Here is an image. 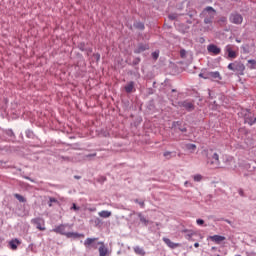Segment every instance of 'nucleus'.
<instances>
[{
	"label": "nucleus",
	"instance_id": "1",
	"mask_svg": "<svg viewBox=\"0 0 256 256\" xmlns=\"http://www.w3.org/2000/svg\"><path fill=\"white\" fill-rule=\"evenodd\" d=\"M217 16V10L212 6H207L200 13L201 19H204V25L201 28L203 33H209V31H213V21H215V17Z\"/></svg>",
	"mask_w": 256,
	"mask_h": 256
},
{
	"label": "nucleus",
	"instance_id": "2",
	"mask_svg": "<svg viewBox=\"0 0 256 256\" xmlns=\"http://www.w3.org/2000/svg\"><path fill=\"white\" fill-rule=\"evenodd\" d=\"M206 158L207 165L212 169H217L219 168V165H221V162L219 161V154H217V152H213V150H210L207 153Z\"/></svg>",
	"mask_w": 256,
	"mask_h": 256
},
{
	"label": "nucleus",
	"instance_id": "3",
	"mask_svg": "<svg viewBox=\"0 0 256 256\" xmlns=\"http://www.w3.org/2000/svg\"><path fill=\"white\" fill-rule=\"evenodd\" d=\"M239 117H243L244 123H247L248 125L253 126L256 123V117L253 112L249 109H244L241 112L238 113Z\"/></svg>",
	"mask_w": 256,
	"mask_h": 256
},
{
	"label": "nucleus",
	"instance_id": "4",
	"mask_svg": "<svg viewBox=\"0 0 256 256\" xmlns=\"http://www.w3.org/2000/svg\"><path fill=\"white\" fill-rule=\"evenodd\" d=\"M229 71H233L236 75H245V64L240 61H234L227 67Z\"/></svg>",
	"mask_w": 256,
	"mask_h": 256
},
{
	"label": "nucleus",
	"instance_id": "5",
	"mask_svg": "<svg viewBox=\"0 0 256 256\" xmlns=\"http://www.w3.org/2000/svg\"><path fill=\"white\" fill-rule=\"evenodd\" d=\"M241 171L240 173H242L243 177H249L251 175V173H253L256 169L255 166H252L251 163H243L241 166Z\"/></svg>",
	"mask_w": 256,
	"mask_h": 256
},
{
	"label": "nucleus",
	"instance_id": "6",
	"mask_svg": "<svg viewBox=\"0 0 256 256\" xmlns=\"http://www.w3.org/2000/svg\"><path fill=\"white\" fill-rule=\"evenodd\" d=\"M229 21L234 25H241L243 23V15L238 12H232L229 16Z\"/></svg>",
	"mask_w": 256,
	"mask_h": 256
},
{
	"label": "nucleus",
	"instance_id": "7",
	"mask_svg": "<svg viewBox=\"0 0 256 256\" xmlns=\"http://www.w3.org/2000/svg\"><path fill=\"white\" fill-rule=\"evenodd\" d=\"M179 107H182L185 109V111H188V113H191V111H195V104L189 100L180 101L178 103Z\"/></svg>",
	"mask_w": 256,
	"mask_h": 256
},
{
	"label": "nucleus",
	"instance_id": "8",
	"mask_svg": "<svg viewBox=\"0 0 256 256\" xmlns=\"http://www.w3.org/2000/svg\"><path fill=\"white\" fill-rule=\"evenodd\" d=\"M172 129H174V131H181V133H187V127H185L183 121H174L172 123Z\"/></svg>",
	"mask_w": 256,
	"mask_h": 256
},
{
	"label": "nucleus",
	"instance_id": "9",
	"mask_svg": "<svg viewBox=\"0 0 256 256\" xmlns=\"http://www.w3.org/2000/svg\"><path fill=\"white\" fill-rule=\"evenodd\" d=\"M225 53L228 55L227 59H237V52L233 50V46L231 44H228L224 48Z\"/></svg>",
	"mask_w": 256,
	"mask_h": 256
},
{
	"label": "nucleus",
	"instance_id": "10",
	"mask_svg": "<svg viewBox=\"0 0 256 256\" xmlns=\"http://www.w3.org/2000/svg\"><path fill=\"white\" fill-rule=\"evenodd\" d=\"M224 169H235V159L231 156H226L224 159Z\"/></svg>",
	"mask_w": 256,
	"mask_h": 256
},
{
	"label": "nucleus",
	"instance_id": "11",
	"mask_svg": "<svg viewBox=\"0 0 256 256\" xmlns=\"http://www.w3.org/2000/svg\"><path fill=\"white\" fill-rule=\"evenodd\" d=\"M208 53H212L213 55H220L221 54V48H219L215 44H209L207 46Z\"/></svg>",
	"mask_w": 256,
	"mask_h": 256
},
{
	"label": "nucleus",
	"instance_id": "12",
	"mask_svg": "<svg viewBox=\"0 0 256 256\" xmlns=\"http://www.w3.org/2000/svg\"><path fill=\"white\" fill-rule=\"evenodd\" d=\"M162 85H164V93H177V90L176 89H172L171 88V80H165L164 81V84L162 83Z\"/></svg>",
	"mask_w": 256,
	"mask_h": 256
},
{
	"label": "nucleus",
	"instance_id": "13",
	"mask_svg": "<svg viewBox=\"0 0 256 256\" xmlns=\"http://www.w3.org/2000/svg\"><path fill=\"white\" fill-rule=\"evenodd\" d=\"M163 241L170 249H177V247H181V244L175 243L169 238H163Z\"/></svg>",
	"mask_w": 256,
	"mask_h": 256
},
{
	"label": "nucleus",
	"instance_id": "14",
	"mask_svg": "<svg viewBox=\"0 0 256 256\" xmlns=\"http://www.w3.org/2000/svg\"><path fill=\"white\" fill-rule=\"evenodd\" d=\"M205 79H218V81H221V74L216 71V72H208L206 73Z\"/></svg>",
	"mask_w": 256,
	"mask_h": 256
},
{
	"label": "nucleus",
	"instance_id": "15",
	"mask_svg": "<svg viewBox=\"0 0 256 256\" xmlns=\"http://www.w3.org/2000/svg\"><path fill=\"white\" fill-rule=\"evenodd\" d=\"M31 223H33V225H35L36 228L39 229V231H45V227L41 226V223H43V219L34 218V219H32Z\"/></svg>",
	"mask_w": 256,
	"mask_h": 256
},
{
	"label": "nucleus",
	"instance_id": "16",
	"mask_svg": "<svg viewBox=\"0 0 256 256\" xmlns=\"http://www.w3.org/2000/svg\"><path fill=\"white\" fill-rule=\"evenodd\" d=\"M65 227H67L66 225L64 224H61L59 226H57L56 228L53 229L54 233H59L60 235H65L67 237V233L65 231Z\"/></svg>",
	"mask_w": 256,
	"mask_h": 256
},
{
	"label": "nucleus",
	"instance_id": "17",
	"mask_svg": "<svg viewBox=\"0 0 256 256\" xmlns=\"http://www.w3.org/2000/svg\"><path fill=\"white\" fill-rule=\"evenodd\" d=\"M100 247L98 249L99 251V256H107L109 255V249L107 247H105V244H103V242H100Z\"/></svg>",
	"mask_w": 256,
	"mask_h": 256
},
{
	"label": "nucleus",
	"instance_id": "18",
	"mask_svg": "<svg viewBox=\"0 0 256 256\" xmlns=\"http://www.w3.org/2000/svg\"><path fill=\"white\" fill-rule=\"evenodd\" d=\"M66 237L68 238V239H81V238H83V237H85V234H79V233H77V232H68L67 234H66Z\"/></svg>",
	"mask_w": 256,
	"mask_h": 256
},
{
	"label": "nucleus",
	"instance_id": "19",
	"mask_svg": "<svg viewBox=\"0 0 256 256\" xmlns=\"http://www.w3.org/2000/svg\"><path fill=\"white\" fill-rule=\"evenodd\" d=\"M20 243H21V241H19V239H17V238L12 239L9 242V247H10V249H12V251H17V247H19Z\"/></svg>",
	"mask_w": 256,
	"mask_h": 256
},
{
	"label": "nucleus",
	"instance_id": "20",
	"mask_svg": "<svg viewBox=\"0 0 256 256\" xmlns=\"http://www.w3.org/2000/svg\"><path fill=\"white\" fill-rule=\"evenodd\" d=\"M210 240L213 241L214 243H217V245H219V243H221L222 241H225V236H221V235L210 236Z\"/></svg>",
	"mask_w": 256,
	"mask_h": 256
},
{
	"label": "nucleus",
	"instance_id": "21",
	"mask_svg": "<svg viewBox=\"0 0 256 256\" xmlns=\"http://www.w3.org/2000/svg\"><path fill=\"white\" fill-rule=\"evenodd\" d=\"M147 49H149V45L139 44L137 49L134 50V53L136 54L143 53V51H147Z\"/></svg>",
	"mask_w": 256,
	"mask_h": 256
},
{
	"label": "nucleus",
	"instance_id": "22",
	"mask_svg": "<svg viewBox=\"0 0 256 256\" xmlns=\"http://www.w3.org/2000/svg\"><path fill=\"white\" fill-rule=\"evenodd\" d=\"M125 91L127 93H133L135 91V82L130 81L128 84L124 87Z\"/></svg>",
	"mask_w": 256,
	"mask_h": 256
},
{
	"label": "nucleus",
	"instance_id": "23",
	"mask_svg": "<svg viewBox=\"0 0 256 256\" xmlns=\"http://www.w3.org/2000/svg\"><path fill=\"white\" fill-rule=\"evenodd\" d=\"M182 233H185V239H187L188 241H191V238L193 237V235H195V232L187 229L182 230Z\"/></svg>",
	"mask_w": 256,
	"mask_h": 256
},
{
	"label": "nucleus",
	"instance_id": "24",
	"mask_svg": "<svg viewBox=\"0 0 256 256\" xmlns=\"http://www.w3.org/2000/svg\"><path fill=\"white\" fill-rule=\"evenodd\" d=\"M111 216V211L103 210L99 212V217H102L103 219H107Z\"/></svg>",
	"mask_w": 256,
	"mask_h": 256
},
{
	"label": "nucleus",
	"instance_id": "25",
	"mask_svg": "<svg viewBox=\"0 0 256 256\" xmlns=\"http://www.w3.org/2000/svg\"><path fill=\"white\" fill-rule=\"evenodd\" d=\"M134 252L136 255L145 256V250L139 246L134 247Z\"/></svg>",
	"mask_w": 256,
	"mask_h": 256
},
{
	"label": "nucleus",
	"instance_id": "26",
	"mask_svg": "<svg viewBox=\"0 0 256 256\" xmlns=\"http://www.w3.org/2000/svg\"><path fill=\"white\" fill-rule=\"evenodd\" d=\"M165 159H173V157H177V152H164Z\"/></svg>",
	"mask_w": 256,
	"mask_h": 256
},
{
	"label": "nucleus",
	"instance_id": "27",
	"mask_svg": "<svg viewBox=\"0 0 256 256\" xmlns=\"http://www.w3.org/2000/svg\"><path fill=\"white\" fill-rule=\"evenodd\" d=\"M15 199L20 203H27V199L23 197L21 194H14Z\"/></svg>",
	"mask_w": 256,
	"mask_h": 256
},
{
	"label": "nucleus",
	"instance_id": "28",
	"mask_svg": "<svg viewBox=\"0 0 256 256\" xmlns=\"http://www.w3.org/2000/svg\"><path fill=\"white\" fill-rule=\"evenodd\" d=\"M134 27L135 29H139L140 31H143V29H145V24L143 22H135Z\"/></svg>",
	"mask_w": 256,
	"mask_h": 256
},
{
	"label": "nucleus",
	"instance_id": "29",
	"mask_svg": "<svg viewBox=\"0 0 256 256\" xmlns=\"http://www.w3.org/2000/svg\"><path fill=\"white\" fill-rule=\"evenodd\" d=\"M96 240L97 238H87L84 242L85 247H89V245H92L93 243H95Z\"/></svg>",
	"mask_w": 256,
	"mask_h": 256
},
{
	"label": "nucleus",
	"instance_id": "30",
	"mask_svg": "<svg viewBox=\"0 0 256 256\" xmlns=\"http://www.w3.org/2000/svg\"><path fill=\"white\" fill-rule=\"evenodd\" d=\"M138 217H139L141 223H144L145 225H149V220H147V218H145V216H143V214L138 213Z\"/></svg>",
	"mask_w": 256,
	"mask_h": 256
},
{
	"label": "nucleus",
	"instance_id": "31",
	"mask_svg": "<svg viewBox=\"0 0 256 256\" xmlns=\"http://www.w3.org/2000/svg\"><path fill=\"white\" fill-rule=\"evenodd\" d=\"M78 49H80V51H87V44H85V42H81L78 44Z\"/></svg>",
	"mask_w": 256,
	"mask_h": 256
},
{
	"label": "nucleus",
	"instance_id": "32",
	"mask_svg": "<svg viewBox=\"0 0 256 256\" xmlns=\"http://www.w3.org/2000/svg\"><path fill=\"white\" fill-rule=\"evenodd\" d=\"M186 149H188V151H195V149H197V145H195V144H186Z\"/></svg>",
	"mask_w": 256,
	"mask_h": 256
},
{
	"label": "nucleus",
	"instance_id": "33",
	"mask_svg": "<svg viewBox=\"0 0 256 256\" xmlns=\"http://www.w3.org/2000/svg\"><path fill=\"white\" fill-rule=\"evenodd\" d=\"M180 57H181V59H187V50L186 49L180 50Z\"/></svg>",
	"mask_w": 256,
	"mask_h": 256
},
{
	"label": "nucleus",
	"instance_id": "34",
	"mask_svg": "<svg viewBox=\"0 0 256 256\" xmlns=\"http://www.w3.org/2000/svg\"><path fill=\"white\" fill-rule=\"evenodd\" d=\"M248 63L250 64L249 69H256V61L255 60H248Z\"/></svg>",
	"mask_w": 256,
	"mask_h": 256
},
{
	"label": "nucleus",
	"instance_id": "35",
	"mask_svg": "<svg viewBox=\"0 0 256 256\" xmlns=\"http://www.w3.org/2000/svg\"><path fill=\"white\" fill-rule=\"evenodd\" d=\"M218 23H222L223 25H225V23H227V17L221 16L218 20Z\"/></svg>",
	"mask_w": 256,
	"mask_h": 256
},
{
	"label": "nucleus",
	"instance_id": "36",
	"mask_svg": "<svg viewBox=\"0 0 256 256\" xmlns=\"http://www.w3.org/2000/svg\"><path fill=\"white\" fill-rule=\"evenodd\" d=\"M152 59H154V61H157V59H159V51L152 53Z\"/></svg>",
	"mask_w": 256,
	"mask_h": 256
},
{
	"label": "nucleus",
	"instance_id": "37",
	"mask_svg": "<svg viewBox=\"0 0 256 256\" xmlns=\"http://www.w3.org/2000/svg\"><path fill=\"white\" fill-rule=\"evenodd\" d=\"M6 135H8V137H15V133L11 129L6 130Z\"/></svg>",
	"mask_w": 256,
	"mask_h": 256
},
{
	"label": "nucleus",
	"instance_id": "38",
	"mask_svg": "<svg viewBox=\"0 0 256 256\" xmlns=\"http://www.w3.org/2000/svg\"><path fill=\"white\" fill-rule=\"evenodd\" d=\"M134 203H139L140 207H145V202L144 201H139V199H135Z\"/></svg>",
	"mask_w": 256,
	"mask_h": 256
},
{
	"label": "nucleus",
	"instance_id": "39",
	"mask_svg": "<svg viewBox=\"0 0 256 256\" xmlns=\"http://www.w3.org/2000/svg\"><path fill=\"white\" fill-rule=\"evenodd\" d=\"M50 203H49V207H52V203H57V199L53 198V197H50L49 199Z\"/></svg>",
	"mask_w": 256,
	"mask_h": 256
},
{
	"label": "nucleus",
	"instance_id": "40",
	"mask_svg": "<svg viewBox=\"0 0 256 256\" xmlns=\"http://www.w3.org/2000/svg\"><path fill=\"white\" fill-rule=\"evenodd\" d=\"M203 179V176L197 174L194 176V181H201Z\"/></svg>",
	"mask_w": 256,
	"mask_h": 256
},
{
	"label": "nucleus",
	"instance_id": "41",
	"mask_svg": "<svg viewBox=\"0 0 256 256\" xmlns=\"http://www.w3.org/2000/svg\"><path fill=\"white\" fill-rule=\"evenodd\" d=\"M218 221H225V223H228V225H233V222H231L229 219L221 218V219H218Z\"/></svg>",
	"mask_w": 256,
	"mask_h": 256
},
{
	"label": "nucleus",
	"instance_id": "42",
	"mask_svg": "<svg viewBox=\"0 0 256 256\" xmlns=\"http://www.w3.org/2000/svg\"><path fill=\"white\" fill-rule=\"evenodd\" d=\"M138 63H141V58H135L132 62V65H137Z\"/></svg>",
	"mask_w": 256,
	"mask_h": 256
},
{
	"label": "nucleus",
	"instance_id": "43",
	"mask_svg": "<svg viewBox=\"0 0 256 256\" xmlns=\"http://www.w3.org/2000/svg\"><path fill=\"white\" fill-rule=\"evenodd\" d=\"M197 225H205V220L203 219H197L196 220Z\"/></svg>",
	"mask_w": 256,
	"mask_h": 256
},
{
	"label": "nucleus",
	"instance_id": "44",
	"mask_svg": "<svg viewBox=\"0 0 256 256\" xmlns=\"http://www.w3.org/2000/svg\"><path fill=\"white\" fill-rule=\"evenodd\" d=\"M62 161H73L70 157L67 156H61Z\"/></svg>",
	"mask_w": 256,
	"mask_h": 256
},
{
	"label": "nucleus",
	"instance_id": "45",
	"mask_svg": "<svg viewBox=\"0 0 256 256\" xmlns=\"http://www.w3.org/2000/svg\"><path fill=\"white\" fill-rule=\"evenodd\" d=\"M238 193H239V196H240V197H245V192L243 191L242 188H240V189L238 190Z\"/></svg>",
	"mask_w": 256,
	"mask_h": 256
},
{
	"label": "nucleus",
	"instance_id": "46",
	"mask_svg": "<svg viewBox=\"0 0 256 256\" xmlns=\"http://www.w3.org/2000/svg\"><path fill=\"white\" fill-rule=\"evenodd\" d=\"M71 209H73L74 211H79L80 208L77 206V204L73 203Z\"/></svg>",
	"mask_w": 256,
	"mask_h": 256
},
{
	"label": "nucleus",
	"instance_id": "47",
	"mask_svg": "<svg viewBox=\"0 0 256 256\" xmlns=\"http://www.w3.org/2000/svg\"><path fill=\"white\" fill-rule=\"evenodd\" d=\"M169 19H171L172 21H175V19H177V15L176 14H170Z\"/></svg>",
	"mask_w": 256,
	"mask_h": 256
},
{
	"label": "nucleus",
	"instance_id": "48",
	"mask_svg": "<svg viewBox=\"0 0 256 256\" xmlns=\"http://www.w3.org/2000/svg\"><path fill=\"white\" fill-rule=\"evenodd\" d=\"M86 51L87 55H89V53H93V49L89 48V47H86Z\"/></svg>",
	"mask_w": 256,
	"mask_h": 256
},
{
	"label": "nucleus",
	"instance_id": "49",
	"mask_svg": "<svg viewBox=\"0 0 256 256\" xmlns=\"http://www.w3.org/2000/svg\"><path fill=\"white\" fill-rule=\"evenodd\" d=\"M184 185H185V187H193V184H191V182H189V181H186L184 183Z\"/></svg>",
	"mask_w": 256,
	"mask_h": 256
},
{
	"label": "nucleus",
	"instance_id": "50",
	"mask_svg": "<svg viewBox=\"0 0 256 256\" xmlns=\"http://www.w3.org/2000/svg\"><path fill=\"white\" fill-rule=\"evenodd\" d=\"M198 42L201 43V44L205 43V38L204 37H200L198 39Z\"/></svg>",
	"mask_w": 256,
	"mask_h": 256
},
{
	"label": "nucleus",
	"instance_id": "51",
	"mask_svg": "<svg viewBox=\"0 0 256 256\" xmlns=\"http://www.w3.org/2000/svg\"><path fill=\"white\" fill-rule=\"evenodd\" d=\"M26 135H27V137L31 138V137H33V132L28 131V132L26 133Z\"/></svg>",
	"mask_w": 256,
	"mask_h": 256
},
{
	"label": "nucleus",
	"instance_id": "52",
	"mask_svg": "<svg viewBox=\"0 0 256 256\" xmlns=\"http://www.w3.org/2000/svg\"><path fill=\"white\" fill-rule=\"evenodd\" d=\"M199 77H201L202 79H205V77H207V74L200 73V74H199Z\"/></svg>",
	"mask_w": 256,
	"mask_h": 256
},
{
	"label": "nucleus",
	"instance_id": "53",
	"mask_svg": "<svg viewBox=\"0 0 256 256\" xmlns=\"http://www.w3.org/2000/svg\"><path fill=\"white\" fill-rule=\"evenodd\" d=\"M96 156H97V154L94 153V154H88L86 157H96Z\"/></svg>",
	"mask_w": 256,
	"mask_h": 256
},
{
	"label": "nucleus",
	"instance_id": "54",
	"mask_svg": "<svg viewBox=\"0 0 256 256\" xmlns=\"http://www.w3.org/2000/svg\"><path fill=\"white\" fill-rule=\"evenodd\" d=\"M95 57H96L97 61H99V59H101V55L100 54H96Z\"/></svg>",
	"mask_w": 256,
	"mask_h": 256
},
{
	"label": "nucleus",
	"instance_id": "55",
	"mask_svg": "<svg viewBox=\"0 0 256 256\" xmlns=\"http://www.w3.org/2000/svg\"><path fill=\"white\" fill-rule=\"evenodd\" d=\"M208 95L210 99H213V96L211 95V91H209Z\"/></svg>",
	"mask_w": 256,
	"mask_h": 256
},
{
	"label": "nucleus",
	"instance_id": "56",
	"mask_svg": "<svg viewBox=\"0 0 256 256\" xmlns=\"http://www.w3.org/2000/svg\"><path fill=\"white\" fill-rule=\"evenodd\" d=\"M194 247H199V242L194 243Z\"/></svg>",
	"mask_w": 256,
	"mask_h": 256
},
{
	"label": "nucleus",
	"instance_id": "57",
	"mask_svg": "<svg viewBox=\"0 0 256 256\" xmlns=\"http://www.w3.org/2000/svg\"><path fill=\"white\" fill-rule=\"evenodd\" d=\"M74 179H81V176L75 175V176H74Z\"/></svg>",
	"mask_w": 256,
	"mask_h": 256
},
{
	"label": "nucleus",
	"instance_id": "58",
	"mask_svg": "<svg viewBox=\"0 0 256 256\" xmlns=\"http://www.w3.org/2000/svg\"><path fill=\"white\" fill-rule=\"evenodd\" d=\"M236 43H241V40H239V39H236Z\"/></svg>",
	"mask_w": 256,
	"mask_h": 256
},
{
	"label": "nucleus",
	"instance_id": "59",
	"mask_svg": "<svg viewBox=\"0 0 256 256\" xmlns=\"http://www.w3.org/2000/svg\"><path fill=\"white\" fill-rule=\"evenodd\" d=\"M131 215H135V211H133V212L130 214V216H131Z\"/></svg>",
	"mask_w": 256,
	"mask_h": 256
},
{
	"label": "nucleus",
	"instance_id": "60",
	"mask_svg": "<svg viewBox=\"0 0 256 256\" xmlns=\"http://www.w3.org/2000/svg\"><path fill=\"white\" fill-rule=\"evenodd\" d=\"M189 17L193 18V14H189Z\"/></svg>",
	"mask_w": 256,
	"mask_h": 256
},
{
	"label": "nucleus",
	"instance_id": "61",
	"mask_svg": "<svg viewBox=\"0 0 256 256\" xmlns=\"http://www.w3.org/2000/svg\"><path fill=\"white\" fill-rule=\"evenodd\" d=\"M138 123H141V119L138 120Z\"/></svg>",
	"mask_w": 256,
	"mask_h": 256
}]
</instances>
